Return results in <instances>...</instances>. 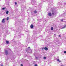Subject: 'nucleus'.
Instances as JSON below:
<instances>
[{
    "label": "nucleus",
    "instance_id": "20e7f679",
    "mask_svg": "<svg viewBox=\"0 0 66 66\" xmlns=\"http://www.w3.org/2000/svg\"><path fill=\"white\" fill-rule=\"evenodd\" d=\"M48 15L49 16H51L52 15H51V13H48Z\"/></svg>",
    "mask_w": 66,
    "mask_h": 66
},
{
    "label": "nucleus",
    "instance_id": "0eeeda50",
    "mask_svg": "<svg viewBox=\"0 0 66 66\" xmlns=\"http://www.w3.org/2000/svg\"><path fill=\"white\" fill-rule=\"evenodd\" d=\"M44 49L45 50H46V51L48 50V48L47 47H45L44 48Z\"/></svg>",
    "mask_w": 66,
    "mask_h": 66
},
{
    "label": "nucleus",
    "instance_id": "1a4fd4ad",
    "mask_svg": "<svg viewBox=\"0 0 66 66\" xmlns=\"http://www.w3.org/2000/svg\"><path fill=\"white\" fill-rule=\"evenodd\" d=\"M34 12L35 14H36V13H37V11L35 10L34 11Z\"/></svg>",
    "mask_w": 66,
    "mask_h": 66
},
{
    "label": "nucleus",
    "instance_id": "a878e982",
    "mask_svg": "<svg viewBox=\"0 0 66 66\" xmlns=\"http://www.w3.org/2000/svg\"><path fill=\"white\" fill-rule=\"evenodd\" d=\"M63 66V65H61V66Z\"/></svg>",
    "mask_w": 66,
    "mask_h": 66
},
{
    "label": "nucleus",
    "instance_id": "393cba45",
    "mask_svg": "<svg viewBox=\"0 0 66 66\" xmlns=\"http://www.w3.org/2000/svg\"><path fill=\"white\" fill-rule=\"evenodd\" d=\"M3 66V65H1V66Z\"/></svg>",
    "mask_w": 66,
    "mask_h": 66
},
{
    "label": "nucleus",
    "instance_id": "5701e85b",
    "mask_svg": "<svg viewBox=\"0 0 66 66\" xmlns=\"http://www.w3.org/2000/svg\"><path fill=\"white\" fill-rule=\"evenodd\" d=\"M59 37H60V36H61V35H59Z\"/></svg>",
    "mask_w": 66,
    "mask_h": 66
},
{
    "label": "nucleus",
    "instance_id": "dca6fc26",
    "mask_svg": "<svg viewBox=\"0 0 66 66\" xmlns=\"http://www.w3.org/2000/svg\"><path fill=\"white\" fill-rule=\"evenodd\" d=\"M35 66H37V64H35Z\"/></svg>",
    "mask_w": 66,
    "mask_h": 66
},
{
    "label": "nucleus",
    "instance_id": "f3484780",
    "mask_svg": "<svg viewBox=\"0 0 66 66\" xmlns=\"http://www.w3.org/2000/svg\"><path fill=\"white\" fill-rule=\"evenodd\" d=\"M64 53H66V51H64Z\"/></svg>",
    "mask_w": 66,
    "mask_h": 66
},
{
    "label": "nucleus",
    "instance_id": "9b49d317",
    "mask_svg": "<svg viewBox=\"0 0 66 66\" xmlns=\"http://www.w3.org/2000/svg\"><path fill=\"white\" fill-rule=\"evenodd\" d=\"M51 30L52 31H53V27H51Z\"/></svg>",
    "mask_w": 66,
    "mask_h": 66
},
{
    "label": "nucleus",
    "instance_id": "4468645a",
    "mask_svg": "<svg viewBox=\"0 0 66 66\" xmlns=\"http://www.w3.org/2000/svg\"><path fill=\"white\" fill-rule=\"evenodd\" d=\"M44 60H45V59H46V57H44Z\"/></svg>",
    "mask_w": 66,
    "mask_h": 66
},
{
    "label": "nucleus",
    "instance_id": "9d476101",
    "mask_svg": "<svg viewBox=\"0 0 66 66\" xmlns=\"http://www.w3.org/2000/svg\"><path fill=\"white\" fill-rule=\"evenodd\" d=\"M57 62H61V61L59 59H57Z\"/></svg>",
    "mask_w": 66,
    "mask_h": 66
},
{
    "label": "nucleus",
    "instance_id": "412c9836",
    "mask_svg": "<svg viewBox=\"0 0 66 66\" xmlns=\"http://www.w3.org/2000/svg\"><path fill=\"white\" fill-rule=\"evenodd\" d=\"M28 51H29L27 50L26 51V52H28Z\"/></svg>",
    "mask_w": 66,
    "mask_h": 66
},
{
    "label": "nucleus",
    "instance_id": "bb28decb",
    "mask_svg": "<svg viewBox=\"0 0 66 66\" xmlns=\"http://www.w3.org/2000/svg\"><path fill=\"white\" fill-rule=\"evenodd\" d=\"M54 35L55 36H56V34H54Z\"/></svg>",
    "mask_w": 66,
    "mask_h": 66
},
{
    "label": "nucleus",
    "instance_id": "423d86ee",
    "mask_svg": "<svg viewBox=\"0 0 66 66\" xmlns=\"http://www.w3.org/2000/svg\"><path fill=\"white\" fill-rule=\"evenodd\" d=\"M66 27V25H65L63 27H62L61 29H65V28Z\"/></svg>",
    "mask_w": 66,
    "mask_h": 66
},
{
    "label": "nucleus",
    "instance_id": "6e6552de",
    "mask_svg": "<svg viewBox=\"0 0 66 66\" xmlns=\"http://www.w3.org/2000/svg\"><path fill=\"white\" fill-rule=\"evenodd\" d=\"M9 42L8 41H6V44H9Z\"/></svg>",
    "mask_w": 66,
    "mask_h": 66
},
{
    "label": "nucleus",
    "instance_id": "6ab92c4d",
    "mask_svg": "<svg viewBox=\"0 0 66 66\" xmlns=\"http://www.w3.org/2000/svg\"><path fill=\"white\" fill-rule=\"evenodd\" d=\"M35 58H36V59H38L37 57H36Z\"/></svg>",
    "mask_w": 66,
    "mask_h": 66
},
{
    "label": "nucleus",
    "instance_id": "39448f33",
    "mask_svg": "<svg viewBox=\"0 0 66 66\" xmlns=\"http://www.w3.org/2000/svg\"><path fill=\"white\" fill-rule=\"evenodd\" d=\"M33 24H31V25L30 26V28H31L32 29V28H33Z\"/></svg>",
    "mask_w": 66,
    "mask_h": 66
},
{
    "label": "nucleus",
    "instance_id": "aec40b11",
    "mask_svg": "<svg viewBox=\"0 0 66 66\" xmlns=\"http://www.w3.org/2000/svg\"><path fill=\"white\" fill-rule=\"evenodd\" d=\"M61 21H63V19L61 20Z\"/></svg>",
    "mask_w": 66,
    "mask_h": 66
},
{
    "label": "nucleus",
    "instance_id": "4be33fe9",
    "mask_svg": "<svg viewBox=\"0 0 66 66\" xmlns=\"http://www.w3.org/2000/svg\"><path fill=\"white\" fill-rule=\"evenodd\" d=\"M21 66H23V65H22V64H21Z\"/></svg>",
    "mask_w": 66,
    "mask_h": 66
},
{
    "label": "nucleus",
    "instance_id": "f03ea898",
    "mask_svg": "<svg viewBox=\"0 0 66 66\" xmlns=\"http://www.w3.org/2000/svg\"><path fill=\"white\" fill-rule=\"evenodd\" d=\"M5 53L6 54V55H7V54H9V53H8V51L7 50H6L5 51Z\"/></svg>",
    "mask_w": 66,
    "mask_h": 66
},
{
    "label": "nucleus",
    "instance_id": "7ed1b4c3",
    "mask_svg": "<svg viewBox=\"0 0 66 66\" xmlns=\"http://www.w3.org/2000/svg\"><path fill=\"white\" fill-rule=\"evenodd\" d=\"M2 22V23H5V19H3Z\"/></svg>",
    "mask_w": 66,
    "mask_h": 66
},
{
    "label": "nucleus",
    "instance_id": "c85d7f7f",
    "mask_svg": "<svg viewBox=\"0 0 66 66\" xmlns=\"http://www.w3.org/2000/svg\"><path fill=\"white\" fill-rule=\"evenodd\" d=\"M31 51V50H30Z\"/></svg>",
    "mask_w": 66,
    "mask_h": 66
},
{
    "label": "nucleus",
    "instance_id": "f8f14e48",
    "mask_svg": "<svg viewBox=\"0 0 66 66\" xmlns=\"http://www.w3.org/2000/svg\"><path fill=\"white\" fill-rule=\"evenodd\" d=\"M6 14H9V11H7L6 12Z\"/></svg>",
    "mask_w": 66,
    "mask_h": 66
},
{
    "label": "nucleus",
    "instance_id": "f257e3e1",
    "mask_svg": "<svg viewBox=\"0 0 66 66\" xmlns=\"http://www.w3.org/2000/svg\"><path fill=\"white\" fill-rule=\"evenodd\" d=\"M52 15H53H53H55V14H56V13L54 11H52Z\"/></svg>",
    "mask_w": 66,
    "mask_h": 66
},
{
    "label": "nucleus",
    "instance_id": "a211bd4d",
    "mask_svg": "<svg viewBox=\"0 0 66 66\" xmlns=\"http://www.w3.org/2000/svg\"><path fill=\"white\" fill-rule=\"evenodd\" d=\"M5 9V8H2V10H4Z\"/></svg>",
    "mask_w": 66,
    "mask_h": 66
},
{
    "label": "nucleus",
    "instance_id": "cd10ccee",
    "mask_svg": "<svg viewBox=\"0 0 66 66\" xmlns=\"http://www.w3.org/2000/svg\"><path fill=\"white\" fill-rule=\"evenodd\" d=\"M31 14H32V12H31Z\"/></svg>",
    "mask_w": 66,
    "mask_h": 66
},
{
    "label": "nucleus",
    "instance_id": "2eb2a0df",
    "mask_svg": "<svg viewBox=\"0 0 66 66\" xmlns=\"http://www.w3.org/2000/svg\"><path fill=\"white\" fill-rule=\"evenodd\" d=\"M15 5H17V2H15Z\"/></svg>",
    "mask_w": 66,
    "mask_h": 66
},
{
    "label": "nucleus",
    "instance_id": "ddd939ff",
    "mask_svg": "<svg viewBox=\"0 0 66 66\" xmlns=\"http://www.w3.org/2000/svg\"><path fill=\"white\" fill-rule=\"evenodd\" d=\"M9 17H7L6 19L7 20H9Z\"/></svg>",
    "mask_w": 66,
    "mask_h": 66
},
{
    "label": "nucleus",
    "instance_id": "b1692460",
    "mask_svg": "<svg viewBox=\"0 0 66 66\" xmlns=\"http://www.w3.org/2000/svg\"><path fill=\"white\" fill-rule=\"evenodd\" d=\"M30 48V47H28V48L29 49Z\"/></svg>",
    "mask_w": 66,
    "mask_h": 66
}]
</instances>
